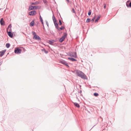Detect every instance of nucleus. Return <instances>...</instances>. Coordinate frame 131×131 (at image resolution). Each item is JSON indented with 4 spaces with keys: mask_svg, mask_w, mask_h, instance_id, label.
Segmentation results:
<instances>
[{
    "mask_svg": "<svg viewBox=\"0 0 131 131\" xmlns=\"http://www.w3.org/2000/svg\"><path fill=\"white\" fill-rule=\"evenodd\" d=\"M76 73L77 75L83 79H86V75L82 72L80 71H77Z\"/></svg>",
    "mask_w": 131,
    "mask_h": 131,
    "instance_id": "f257e3e1",
    "label": "nucleus"
},
{
    "mask_svg": "<svg viewBox=\"0 0 131 131\" xmlns=\"http://www.w3.org/2000/svg\"><path fill=\"white\" fill-rule=\"evenodd\" d=\"M11 25L10 24L8 26L7 28V32L8 33V36L12 38L13 37V34L12 33L11 31Z\"/></svg>",
    "mask_w": 131,
    "mask_h": 131,
    "instance_id": "f03ea898",
    "label": "nucleus"
},
{
    "mask_svg": "<svg viewBox=\"0 0 131 131\" xmlns=\"http://www.w3.org/2000/svg\"><path fill=\"white\" fill-rule=\"evenodd\" d=\"M67 34L66 33H63V36L60 38L59 40V41L60 42H62L64 40L66 37H67Z\"/></svg>",
    "mask_w": 131,
    "mask_h": 131,
    "instance_id": "7ed1b4c3",
    "label": "nucleus"
},
{
    "mask_svg": "<svg viewBox=\"0 0 131 131\" xmlns=\"http://www.w3.org/2000/svg\"><path fill=\"white\" fill-rule=\"evenodd\" d=\"M38 6H29V10H30L33 9H36L39 8Z\"/></svg>",
    "mask_w": 131,
    "mask_h": 131,
    "instance_id": "20e7f679",
    "label": "nucleus"
},
{
    "mask_svg": "<svg viewBox=\"0 0 131 131\" xmlns=\"http://www.w3.org/2000/svg\"><path fill=\"white\" fill-rule=\"evenodd\" d=\"M69 56L75 58H76L77 57V53L75 52H71L69 54Z\"/></svg>",
    "mask_w": 131,
    "mask_h": 131,
    "instance_id": "39448f33",
    "label": "nucleus"
},
{
    "mask_svg": "<svg viewBox=\"0 0 131 131\" xmlns=\"http://www.w3.org/2000/svg\"><path fill=\"white\" fill-rule=\"evenodd\" d=\"M21 52V50L19 48H16L14 51V52L16 54L20 53Z\"/></svg>",
    "mask_w": 131,
    "mask_h": 131,
    "instance_id": "423d86ee",
    "label": "nucleus"
},
{
    "mask_svg": "<svg viewBox=\"0 0 131 131\" xmlns=\"http://www.w3.org/2000/svg\"><path fill=\"white\" fill-rule=\"evenodd\" d=\"M36 14V12L35 10H33L29 12V14L30 15L34 16Z\"/></svg>",
    "mask_w": 131,
    "mask_h": 131,
    "instance_id": "0eeeda50",
    "label": "nucleus"
},
{
    "mask_svg": "<svg viewBox=\"0 0 131 131\" xmlns=\"http://www.w3.org/2000/svg\"><path fill=\"white\" fill-rule=\"evenodd\" d=\"M60 62L62 64H64L68 67H69V66L68 64V63L65 61L64 60H62L60 61Z\"/></svg>",
    "mask_w": 131,
    "mask_h": 131,
    "instance_id": "6e6552de",
    "label": "nucleus"
},
{
    "mask_svg": "<svg viewBox=\"0 0 131 131\" xmlns=\"http://www.w3.org/2000/svg\"><path fill=\"white\" fill-rule=\"evenodd\" d=\"M55 42V41L54 40L51 39L49 40V43L51 45H53Z\"/></svg>",
    "mask_w": 131,
    "mask_h": 131,
    "instance_id": "1a4fd4ad",
    "label": "nucleus"
},
{
    "mask_svg": "<svg viewBox=\"0 0 131 131\" xmlns=\"http://www.w3.org/2000/svg\"><path fill=\"white\" fill-rule=\"evenodd\" d=\"M33 38H34L36 40H40L41 39L39 37V36L37 35H35V36H34Z\"/></svg>",
    "mask_w": 131,
    "mask_h": 131,
    "instance_id": "9d476101",
    "label": "nucleus"
},
{
    "mask_svg": "<svg viewBox=\"0 0 131 131\" xmlns=\"http://www.w3.org/2000/svg\"><path fill=\"white\" fill-rule=\"evenodd\" d=\"M68 59L69 60L72 61H77L76 60L73 58L68 57Z\"/></svg>",
    "mask_w": 131,
    "mask_h": 131,
    "instance_id": "9b49d317",
    "label": "nucleus"
},
{
    "mask_svg": "<svg viewBox=\"0 0 131 131\" xmlns=\"http://www.w3.org/2000/svg\"><path fill=\"white\" fill-rule=\"evenodd\" d=\"M6 51V50H3L2 51L0 52V56L1 57H2L3 56L4 54L5 53V52Z\"/></svg>",
    "mask_w": 131,
    "mask_h": 131,
    "instance_id": "f8f14e48",
    "label": "nucleus"
},
{
    "mask_svg": "<svg viewBox=\"0 0 131 131\" xmlns=\"http://www.w3.org/2000/svg\"><path fill=\"white\" fill-rule=\"evenodd\" d=\"M1 25H5V23L3 20L2 18H1L0 21Z\"/></svg>",
    "mask_w": 131,
    "mask_h": 131,
    "instance_id": "ddd939ff",
    "label": "nucleus"
},
{
    "mask_svg": "<svg viewBox=\"0 0 131 131\" xmlns=\"http://www.w3.org/2000/svg\"><path fill=\"white\" fill-rule=\"evenodd\" d=\"M35 25V23L34 20H32L30 24V26H33Z\"/></svg>",
    "mask_w": 131,
    "mask_h": 131,
    "instance_id": "4468645a",
    "label": "nucleus"
},
{
    "mask_svg": "<svg viewBox=\"0 0 131 131\" xmlns=\"http://www.w3.org/2000/svg\"><path fill=\"white\" fill-rule=\"evenodd\" d=\"M74 104L75 106L79 108L80 107V105L78 103L75 102L74 103Z\"/></svg>",
    "mask_w": 131,
    "mask_h": 131,
    "instance_id": "2eb2a0df",
    "label": "nucleus"
},
{
    "mask_svg": "<svg viewBox=\"0 0 131 131\" xmlns=\"http://www.w3.org/2000/svg\"><path fill=\"white\" fill-rule=\"evenodd\" d=\"M52 18L54 23L56 22L57 20H56V18L54 15L53 16Z\"/></svg>",
    "mask_w": 131,
    "mask_h": 131,
    "instance_id": "dca6fc26",
    "label": "nucleus"
},
{
    "mask_svg": "<svg viewBox=\"0 0 131 131\" xmlns=\"http://www.w3.org/2000/svg\"><path fill=\"white\" fill-rule=\"evenodd\" d=\"M52 18L54 23L56 22L57 20H56V18L54 15L53 16Z\"/></svg>",
    "mask_w": 131,
    "mask_h": 131,
    "instance_id": "f3484780",
    "label": "nucleus"
},
{
    "mask_svg": "<svg viewBox=\"0 0 131 131\" xmlns=\"http://www.w3.org/2000/svg\"><path fill=\"white\" fill-rule=\"evenodd\" d=\"M129 2V1H128L127 2L126 4V5L127 7H131V2L129 4V5H128V3Z\"/></svg>",
    "mask_w": 131,
    "mask_h": 131,
    "instance_id": "a211bd4d",
    "label": "nucleus"
},
{
    "mask_svg": "<svg viewBox=\"0 0 131 131\" xmlns=\"http://www.w3.org/2000/svg\"><path fill=\"white\" fill-rule=\"evenodd\" d=\"M64 28V27L63 26H61L60 28H59L58 27V28L57 29L59 31L60 30H62Z\"/></svg>",
    "mask_w": 131,
    "mask_h": 131,
    "instance_id": "6ab92c4d",
    "label": "nucleus"
},
{
    "mask_svg": "<svg viewBox=\"0 0 131 131\" xmlns=\"http://www.w3.org/2000/svg\"><path fill=\"white\" fill-rule=\"evenodd\" d=\"M54 25L55 26L56 28L57 29L58 28V23L56 22L54 23Z\"/></svg>",
    "mask_w": 131,
    "mask_h": 131,
    "instance_id": "aec40b11",
    "label": "nucleus"
},
{
    "mask_svg": "<svg viewBox=\"0 0 131 131\" xmlns=\"http://www.w3.org/2000/svg\"><path fill=\"white\" fill-rule=\"evenodd\" d=\"M100 18V17L99 16H98L97 18H96V19H95V23L96 22H97L99 20V19Z\"/></svg>",
    "mask_w": 131,
    "mask_h": 131,
    "instance_id": "412c9836",
    "label": "nucleus"
},
{
    "mask_svg": "<svg viewBox=\"0 0 131 131\" xmlns=\"http://www.w3.org/2000/svg\"><path fill=\"white\" fill-rule=\"evenodd\" d=\"M10 46V44L9 43H6V47L7 48H9Z\"/></svg>",
    "mask_w": 131,
    "mask_h": 131,
    "instance_id": "4be33fe9",
    "label": "nucleus"
},
{
    "mask_svg": "<svg viewBox=\"0 0 131 131\" xmlns=\"http://www.w3.org/2000/svg\"><path fill=\"white\" fill-rule=\"evenodd\" d=\"M42 51H44L46 53H48V51L46 50L45 49H43L42 50Z\"/></svg>",
    "mask_w": 131,
    "mask_h": 131,
    "instance_id": "5701e85b",
    "label": "nucleus"
},
{
    "mask_svg": "<svg viewBox=\"0 0 131 131\" xmlns=\"http://www.w3.org/2000/svg\"><path fill=\"white\" fill-rule=\"evenodd\" d=\"M72 12L73 13H74L75 14H76V12L75 11V10H74V8H73L72 9Z\"/></svg>",
    "mask_w": 131,
    "mask_h": 131,
    "instance_id": "b1692460",
    "label": "nucleus"
},
{
    "mask_svg": "<svg viewBox=\"0 0 131 131\" xmlns=\"http://www.w3.org/2000/svg\"><path fill=\"white\" fill-rule=\"evenodd\" d=\"M39 3L38 2H35L34 3H31L32 5H35L36 4H38Z\"/></svg>",
    "mask_w": 131,
    "mask_h": 131,
    "instance_id": "393cba45",
    "label": "nucleus"
},
{
    "mask_svg": "<svg viewBox=\"0 0 131 131\" xmlns=\"http://www.w3.org/2000/svg\"><path fill=\"white\" fill-rule=\"evenodd\" d=\"M90 18H88L86 20V22L87 23H89L90 21Z\"/></svg>",
    "mask_w": 131,
    "mask_h": 131,
    "instance_id": "a878e982",
    "label": "nucleus"
},
{
    "mask_svg": "<svg viewBox=\"0 0 131 131\" xmlns=\"http://www.w3.org/2000/svg\"><path fill=\"white\" fill-rule=\"evenodd\" d=\"M94 95L95 96H98L99 95V94L98 93H94Z\"/></svg>",
    "mask_w": 131,
    "mask_h": 131,
    "instance_id": "bb28decb",
    "label": "nucleus"
},
{
    "mask_svg": "<svg viewBox=\"0 0 131 131\" xmlns=\"http://www.w3.org/2000/svg\"><path fill=\"white\" fill-rule=\"evenodd\" d=\"M32 34L33 35H34V36H35V35H37L36 34V33L35 32H34V31H32Z\"/></svg>",
    "mask_w": 131,
    "mask_h": 131,
    "instance_id": "cd10ccee",
    "label": "nucleus"
},
{
    "mask_svg": "<svg viewBox=\"0 0 131 131\" xmlns=\"http://www.w3.org/2000/svg\"><path fill=\"white\" fill-rule=\"evenodd\" d=\"M59 24L60 25H62V22L60 20H59Z\"/></svg>",
    "mask_w": 131,
    "mask_h": 131,
    "instance_id": "c85d7f7f",
    "label": "nucleus"
},
{
    "mask_svg": "<svg viewBox=\"0 0 131 131\" xmlns=\"http://www.w3.org/2000/svg\"><path fill=\"white\" fill-rule=\"evenodd\" d=\"M91 12L90 10L88 12V14L89 16L91 15Z\"/></svg>",
    "mask_w": 131,
    "mask_h": 131,
    "instance_id": "c756f323",
    "label": "nucleus"
},
{
    "mask_svg": "<svg viewBox=\"0 0 131 131\" xmlns=\"http://www.w3.org/2000/svg\"><path fill=\"white\" fill-rule=\"evenodd\" d=\"M104 9H105L106 8V5L105 4H104Z\"/></svg>",
    "mask_w": 131,
    "mask_h": 131,
    "instance_id": "7c9ffc66",
    "label": "nucleus"
},
{
    "mask_svg": "<svg viewBox=\"0 0 131 131\" xmlns=\"http://www.w3.org/2000/svg\"><path fill=\"white\" fill-rule=\"evenodd\" d=\"M40 19L41 21H43V20H42L40 15Z\"/></svg>",
    "mask_w": 131,
    "mask_h": 131,
    "instance_id": "2f4dec72",
    "label": "nucleus"
},
{
    "mask_svg": "<svg viewBox=\"0 0 131 131\" xmlns=\"http://www.w3.org/2000/svg\"><path fill=\"white\" fill-rule=\"evenodd\" d=\"M95 18V17H94L93 18V19L92 20V21H94V20Z\"/></svg>",
    "mask_w": 131,
    "mask_h": 131,
    "instance_id": "473e14b6",
    "label": "nucleus"
},
{
    "mask_svg": "<svg viewBox=\"0 0 131 131\" xmlns=\"http://www.w3.org/2000/svg\"><path fill=\"white\" fill-rule=\"evenodd\" d=\"M67 3H69V0H66Z\"/></svg>",
    "mask_w": 131,
    "mask_h": 131,
    "instance_id": "72a5a7b5",
    "label": "nucleus"
},
{
    "mask_svg": "<svg viewBox=\"0 0 131 131\" xmlns=\"http://www.w3.org/2000/svg\"><path fill=\"white\" fill-rule=\"evenodd\" d=\"M41 23H42V24L43 25V27H44V25H43V21H41Z\"/></svg>",
    "mask_w": 131,
    "mask_h": 131,
    "instance_id": "f704fd0d",
    "label": "nucleus"
},
{
    "mask_svg": "<svg viewBox=\"0 0 131 131\" xmlns=\"http://www.w3.org/2000/svg\"><path fill=\"white\" fill-rule=\"evenodd\" d=\"M43 27V29H45V28L44 27H44Z\"/></svg>",
    "mask_w": 131,
    "mask_h": 131,
    "instance_id": "c9c22d12",
    "label": "nucleus"
},
{
    "mask_svg": "<svg viewBox=\"0 0 131 131\" xmlns=\"http://www.w3.org/2000/svg\"><path fill=\"white\" fill-rule=\"evenodd\" d=\"M47 25L48 26V24L47 23Z\"/></svg>",
    "mask_w": 131,
    "mask_h": 131,
    "instance_id": "e433bc0d",
    "label": "nucleus"
},
{
    "mask_svg": "<svg viewBox=\"0 0 131 131\" xmlns=\"http://www.w3.org/2000/svg\"><path fill=\"white\" fill-rule=\"evenodd\" d=\"M1 9H0V10Z\"/></svg>",
    "mask_w": 131,
    "mask_h": 131,
    "instance_id": "4c0bfd02",
    "label": "nucleus"
}]
</instances>
